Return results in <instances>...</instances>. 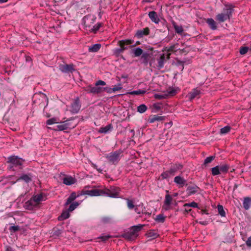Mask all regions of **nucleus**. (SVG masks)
<instances>
[{
  "instance_id": "11",
  "label": "nucleus",
  "mask_w": 251,
  "mask_h": 251,
  "mask_svg": "<svg viewBox=\"0 0 251 251\" xmlns=\"http://www.w3.org/2000/svg\"><path fill=\"white\" fill-rule=\"evenodd\" d=\"M84 194L92 197L102 196V189H95L90 190H86L84 192Z\"/></svg>"
},
{
  "instance_id": "34",
  "label": "nucleus",
  "mask_w": 251,
  "mask_h": 251,
  "mask_svg": "<svg viewBox=\"0 0 251 251\" xmlns=\"http://www.w3.org/2000/svg\"><path fill=\"white\" fill-rule=\"evenodd\" d=\"M102 88L98 86L94 87H90V92L92 93L98 94L101 92Z\"/></svg>"
},
{
  "instance_id": "31",
  "label": "nucleus",
  "mask_w": 251,
  "mask_h": 251,
  "mask_svg": "<svg viewBox=\"0 0 251 251\" xmlns=\"http://www.w3.org/2000/svg\"><path fill=\"white\" fill-rule=\"evenodd\" d=\"M76 198L77 196H76V194L74 192L72 193L67 199V201L65 203V205H68V204H70Z\"/></svg>"
},
{
  "instance_id": "40",
  "label": "nucleus",
  "mask_w": 251,
  "mask_h": 251,
  "mask_svg": "<svg viewBox=\"0 0 251 251\" xmlns=\"http://www.w3.org/2000/svg\"><path fill=\"white\" fill-rule=\"evenodd\" d=\"M70 204H71L70 205L68 210H69V211L72 212L73 210H74L79 205L80 203L75 201L73 202V203L71 202Z\"/></svg>"
},
{
  "instance_id": "44",
  "label": "nucleus",
  "mask_w": 251,
  "mask_h": 251,
  "mask_svg": "<svg viewBox=\"0 0 251 251\" xmlns=\"http://www.w3.org/2000/svg\"><path fill=\"white\" fill-rule=\"evenodd\" d=\"M125 200L127 202V207L129 209H132L133 208H135V206L132 200L129 199H126Z\"/></svg>"
},
{
  "instance_id": "53",
  "label": "nucleus",
  "mask_w": 251,
  "mask_h": 251,
  "mask_svg": "<svg viewBox=\"0 0 251 251\" xmlns=\"http://www.w3.org/2000/svg\"><path fill=\"white\" fill-rule=\"evenodd\" d=\"M101 26V23H97L95 25L93 26V28H92V31L94 32H96L100 28Z\"/></svg>"
},
{
  "instance_id": "35",
  "label": "nucleus",
  "mask_w": 251,
  "mask_h": 251,
  "mask_svg": "<svg viewBox=\"0 0 251 251\" xmlns=\"http://www.w3.org/2000/svg\"><path fill=\"white\" fill-rule=\"evenodd\" d=\"M215 158V156H209V157H206L204 161V162L202 165V167H206L207 166V164L208 163H211Z\"/></svg>"
},
{
  "instance_id": "60",
  "label": "nucleus",
  "mask_w": 251,
  "mask_h": 251,
  "mask_svg": "<svg viewBox=\"0 0 251 251\" xmlns=\"http://www.w3.org/2000/svg\"><path fill=\"white\" fill-rule=\"evenodd\" d=\"M143 214H144L146 215L150 216L151 215V213L149 212H146L145 210L144 211V213Z\"/></svg>"
},
{
  "instance_id": "27",
  "label": "nucleus",
  "mask_w": 251,
  "mask_h": 251,
  "mask_svg": "<svg viewBox=\"0 0 251 251\" xmlns=\"http://www.w3.org/2000/svg\"><path fill=\"white\" fill-rule=\"evenodd\" d=\"M68 210L63 211L58 218L59 221H62L70 217V213Z\"/></svg>"
},
{
  "instance_id": "17",
  "label": "nucleus",
  "mask_w": 251,
  "mask_h": 251,
  "mask_svg": "<svg viewBox=\"0 0 251 251\" xmlns=\"http://www.w3.org/2000/svg\"><path fill=\"white\" fill-rule=\"evenodd\" d=\"M174 182L177 185H179V187L184 186L186 183V180L182 176H176L174 178Z\"/></svg>"
},
{
  "instance_id": "50",
  "label": "nucleus",
  "mask_w": 251,
  "mask_h": 251,
  "mask_svg": "<svg viewBox=\"0 0 251 251\" xmlns=\"http://www.w3.org/2000/svg\"><path fill=\"white\" fill-rule=\"evenodd\" d=\"M154 98L156 99L161 100L163 99H166V95L164 91L161 94H157L154 95Z\"/></svg>"
},
{
  "instance_id": "51",
  "label": "nucleus",
  "mask_w": 251,
  "mask_h": 251,
  "mask_svg": "<svg viewBox=\"0 0 251 251\" xmlns=\"http://www.w3.org/2000/svg\"><path fill=\"white\" fill-rule=\"evenodd\" d=\"M171 176L168 171L163 172L161 175L160 177L162 179H167L169 177Z\"/></svg>"
},
{
  "instance_id": "19",
  "label": "nucleus",
  "mask_w": 251,
  "mask_h": 251,
  "mask_svg": "<svg viewBox=\"0 0 251 251\" xmlns=\"http://www.w3.org/2000/svg\"><path fill=\"white\" fill-rule=\"evenodd\" d=\"M71 128L68 121H66L61 123V124L56 126V130L63 131L68 128Z\"/></svg>"
},
{
  "instance_id": "16",
  "label": "nucleus",
  "mask_w": 251,
  "mask_h": 251,
  "mask_svg": "<svg viewBox=\"0 0 251 251\" xmlns=\"http://www.w3.org/2000/svg\"><path fill=\"white\" fill-rule=\"evenodd\" d=\"M201 93V90L198 88L193 89L187 95L190 100H192L194 99L199 96Z\"/></svg>"
},
{
  "instance_id": "10",
  "label": "nucleus",
  "mask_w": 251,
  "mask_h": 251,
  "mask_svg": "<svg viewBox=\"0 0 251 251\" xmlns=\"http://www.w3.org/2000/svg\"><path fill=\"white\" fill-rule=\"evenodd\" d=\"M172 197L169 194H166L165 197L164 203L163 205V209L165 211H167L171 208V204L172 203Z\"/></svg>"
},
{
  "instance_id": "9",
  "label": "nucleus",
  "mask_w": 251,
  "mask_h": 251,
  "mask_svg": "<svg viewBox=\"0 0 251 251\" xmlns=\"http://www.w3.org/2000/svg\"><path fill=\"white\" fill-rule=\"evenodd\" d=\"M59 69L64 73H72L75 71L74 65L72 64L60 65Z\"/></svg>"
},
{
  "instance_id": "6",
  "label": "nucleus",
  "mask_w": 251,
  "mask_h": 251,
  "mask_svg": "<svg viewBox=\"0 0 251 251\" xmlns=\"http://www.w3.org/2000/svg\"><path fill=\"white\" fill-rule=\"evenodd\" d=\"M31 198L37 207H38L42 201H45L47 199V196L45 193H40L33 195Z\"/></svg>"
},
{
  "instance_id": "2",
  "label": "nucleus",
  "mask_w": 251,
  "mask_h": 251,
  "mask_svg": "<svg viewBox=\"0 0 251 251\" xmlns=\"http://www.w3.org/2000/svg\"><path fill=\"white\" fill-rule=\"evenodd\" d=\"M223 11V13L218 14L216 17V20L219 23L229 20L233 11V8L231 5H226Z\"/></svg>"
},
{
  "instance_id": "59",
  "label": "nucleus",
  "mask_w": 251,
  "mask_h": 251,
  "mask_svg": "<svg viewBox=\"0 0 251 251\" xmlns=\"http://www.w3.org/2000/svg\"><path fill=\"white\" fill-rule=\"evenodd\" d=\"M94 167L95 169H96L98 170V171L99 172L101 173V172H102V169H100V168H99V169H98V168H97V166L96 165H94Z\"/></svg>"
},
{
  "instance_id": "49",
  "label": "nucleus",
  "mask_w": 251,
  "mask_h": 251,
  "mask_svg": "<svg viewBox=\"0 0 251 251\" xmlns=\"http://www.w3.org/2000/svg\"><path fill=\"white\" fill-rule=\"evenodd\" d=\"M127 47H124L121 48H116L114 50V53L116 54V55H118L119 54H120L121 52H123V51L126 49Z\"/></svg>"
},
{
  "instance_id": "42",
  "label": "nucleus",
  "mask_w": 251,
  "mask_h": 251,
  "mask_svg": "<svg viewBox=\"0 0 251 251\" xmlns=\"http://www.w3.org/2000/svg\"><path fill=\"white\" fill-rule=\"evenodd\" d=\"M59 123V119L57 118H52L51 119H50L48 120L46 122V124L48 125H51L54 124L58 123Z\"/></svg>"
},
{
  "instance_id": "18",
  "label": "nucleus",
  "mask_w": 251,
  "mask_h": 251,
  "mask_svg": "<svg viewBox=\"0 0 251 251\" xmlns=\"http://www.w3.org/2000/svg\"><path fill=\"white\" fill-rule=\"evenodd\" d=\"M148 15L152 22L155 24H158L159 23L160 19L155 12L153 11L150 12Z\"/></svg>"
},
{
  "instance_id": "45",
  "label": "nucleus",
  "mask_w": 251,
  "mask_h": 251,
  "mask_svg": "<svg viewBox=\"0 0 251 251\" xmlns=\"http://www.w3.org/2000/svg\"><path fill=\"white\" fill-rule=\"evenodd\" d=\"M122 88V84L121 83H118L117 85H115L112 88H110L109 90L108 91V92L111 93V92H115L121 90Z\"/></svg>"
},
{
  "instance_id": "46",
  "label": "nucleus",
  "mask_w": 251,
  "mask_h": 251,
  "mask_svg": "<svg viewBox=\"0 0 251 251\" xmlns=\"http://www.w3.org/2000/svg\"><path fill=\"white\" fill-rule=\"evenodd\" d=\"M154 220L158 223H163L165 221V217L163 214L157 215Z\"/></svg>"
},
{
  "instance_id": "20",
  "label": "nucleus",
  "mask_w": 251,
  "mask_h": 251,
  "mask_svg": "<svg viewBox=\"0 0 251 251\" xmlns=\"http://www.w3.org/2000/svg\"><path fill=\"white\" fill-rule=\"evenodd\" d=\"M165 120L163 116L159 115H154L150 117L149 121L150 123H153L156 121H162Z\"/></svg>"
},
{
  "instance_id": "47",
  "label": "nucleus",
  "mask_w": 251,
  "mask_h": 251,
  "mask_svg": "<svg viewBox=\"0 0 251 251\" xmlns=\"http://www.w3.org/2000/svg\"><path fill=\"white\" fill-rule=\"evenodd\" d=\"M231 129V127L229 126H226L222 128L220 130V133L222 134H226L229 132Z\"/></svg>"
},
{
  "instance_id": "63",
  "label": "nucleus",
  "mask_w": 251,
  "mask_h": 251,
  "mask_svg": "<svg viewBox=\"0 0 251 251\" xmlns=\"http://www.w3.org/2000/svg\"><path fill=\"white\" fill-rule=\"evenodd\" d=\"M174 46H171V47H170V49H169V50L173 51V48H174Z\"/></svg>"
},
{
  "instance_id": "48",
  "label": "nucleus",
  "mask_w": 251,
  "mask_h": 251,
  "mask_svg": "<svg viewBox=\"0 0 251 251\" xmlns=\"http://www.w3.org/2000/svg\"><path fill=\"white\" fill-rule=\"evenodd\" d=\"M184 207L187 208L188 207H191L193 208L198 207V204L197 202L193 201L191 203H187L184 204Z\"/></svg>"
},
{
  "instance_id": "54",
  "label": "nucleus",
  "mask_w": 251,
  "mask_h": 251,
  "mask_svg": "<svg viewBox=\"0 0 251 251\" xmlns=\"http://www.w3.org/2000/svg\"><path fill=\"white\" fill-rule=\"evenodd\" d=\"M249 48L247 47H243L240 49V53L241 54H246L248 51Z\"/></svg>"
},
{
  "instance_id": "32",
  "label": "nucleus",
  "mask_w": 251,
  "mask_h": 251,
  "mask_svg": "<svg viewBox=\"0 0 251 251\" xmlns=\"http://www.w3.org/2000/svg\"><path fill=\"white\" fill-rule=\"evenodd\" d=\"M165 60V57L163 54L160 57V58L158 59V60H157L158 61L157 68L158 69H160L163 67Z\"/></svg>"
},
{
  "instance_id": "61",
  "label": "nucleus",
  "mask_w": 251,
  "mask_h": 251,
  "mask_svg": "<svg viewBox=\"0 0 251 251\" xmlns=\"http://www.w3.org/2000/svg\"><path fill=\"white\" fill-rule=\"evenodd\" d=\"M154 107L155 108L157 109H159V108H160V107H159V106H158V105H157V104H154Z\"/></svg>"
},
{
  "instance_id": "39",
  "label": "nucleus",
  "mask_w": 251,
  "mask_h": 251,
  "mask_svg": "<svg viewBox=\"0 0 251 251\" xmlns=\"http://www.w3.org/2000/svg\"><path fill=\"white\" fill-rule=\"evenodd\" d=\"M145 93H146L145 90H138L128 92L127 93V94L131 95H140L144 94Z\"/></svg>"
},
{
  "instance_id": "4",
  "label": "nucleus",
  "mask_w": 251,
  "mask_h": 251,
  "mask_svg": "<svg viewBox=\"0 0 251 251\" xmlns=\"http://www.w3.org/2000/svg\"><path fill=\"white\" fill-rule=\"evenodd\" d=\"M23 160L16 156H12L8 158V162L10 163L9 168L10 169L15 171L14 167H18L21 168Z\"/></svg>"
},
{
  "instance_id": "57",
  "label": "nucleus",
  "mask_w": 251,
  "mask_h": 251,
  "mask_svg": "<svg viewBox=\"0 0 251 251\" xmlns=\"http://www.w3.org/2000/svg\"><path fill=\"white\" fill-rule=\"evenodd\" d=\"M246 243V245L248 247H251V236L249 237L248 238Z\"/></svg>"
},
{
  "instance_id": "62",
  "label": "nucleus",
  "mask_w": 251,
  "mask_h": 251,
  "mask_svg": "<svg viewBox=\"0 0 251 251\" xmlns=\"http://www.w3.org/2000/svg\"><path fill=\"white\" fill-rule=\"evenodd\" d=\"M7 1V0H0V3H3V2H6Z\"/></svg>"
},
{
  "instance_id": "23",
  "label": "nucleus",
  "mask_w": 251,
  "mask_h": 251,
  "mask_svg": "<svg viewBox=\"0 0 251 251\" xmlns=\"http://www.w3.org/2000/svg\"><path fill=\"white\" fill-rule=\"evenodd\" d=\"M206 22L212 30H214L217 29V24L213 19L208 18Z\"/></svg>"
},
{
  "instance_id": "36",
  "label": "nucleus",
  "mask_w": 251,
  "mask_h": 251,
  "mask_svg": "<svg viewBox=\"0 0 251 251\" xmlns=\"http://www.w3.org/2000/svg\"><path fill=\"white\" fill-rule=\"evenodd\" d=\"M198 187L196 186H189L187 189V191L189 195L196 193L198 191Z\"/></svg>"
},
{
  "instance_id": "30",
  "label": "nucleus",
  "mask_w": 251,
  "mask_h": 251,
  "mask_svg": "<svg viewBox=\"0 0 251 251\" xmlns=\"http://www.w3.org/2000/svg\"><path fill=\"white\" fill-rule=\"evenodd\" d=\"M243 204L245 209H249L251 205V199L248 197L245 198L244 200Z\"/></svg>"
},
{
  "instance_id": "55",
  "label": "nucleus",
  "mask_w": 251,
  "mask_h": 251,
  "mask_svg": "<svg viewBox=\"0 0 251 251\" xmlns=\"http://www.w3.org/2000/svg\"><path fill=\"white\" fill-rule=\"evenodd\" d=\"M101 221L103 223H108L111 221V219L109 217H103L102 218Z\"/></svg>"
},
{
  "instance_id": "64",
  "label": "nucleus",
  "mask_w": 251,
  "mask_h": 251,
  "mask_svg": "<svg viewBox=\"0 0 251 251\" xmlns=\"http://www.w3.org/2000/svg\"><path fill=\"white\" fill-rule=\"evenodd\" d=\"M122 77L124 78H126L127 77V76L126 75V76H122Z\"/></svg>"
},
{
  "instance_id": "14",
  "label": "nucleus",
  "mask_w": 251,
  "mask_h": 251,
  "mask_svg": "<svg viewBox=\"0 0 251 251\" xmlns=\"http://www.w3.org/2000/svg\"><path fill=\"white\" fill-rule=\"evenodd\" d=\"M24 207L26 209L33 210L35 208H37L38 207L34 202V201L31 198L30 200H29L28 201L25 202V203L24 204Z\"/></svg>"
},
{
  "instance_id": "24",
  "label": "nucleus",
  "mask_w": 251,
  "mask_h": 251,
  "mask_svg": "<svg viewBox=\"0 0 251 251\" xmlns=\"http://www.w3.org/2000/svg\"><path fill=\"white\" fill-rule=\"evenodd\" d=\"M112 129V126L111 125L109 124V125L106 126L104 127H101V128H100L99 132L100 133L105 134V133H108L109 131L111 130Z\"/></svg>"
},
{
  "instance_id": "29",
  "label": "nucleus",
  "mask_w": 251,
  "mask_h": 251,
  "mask_svg": "<svg viewBox=\"0 0 251 251\" xmlns=\"http://www.w3.org/2000/svg\"><path fill=\"white\" fill-rule=\"evenodd\" d=\"M134 210L137 214H140L144 213V211L145 210V207L143 203H141L135 207Z\"/></svg>"
},
{
  "instance_id": "38",
  "label": "nucleus",
  "mask_w": 251,
  "mask_h": 251,
  "mask_svg": "<svg viewBox=\"0 0 251 251\" xmlns=\"http://www.w3.org/2000/svg\"><path fill=\"white\" fill-rule=\"evenodd\" d=\"M211 174L213 176H217L221 174L219 166L217 165L211 168Z\"/></svg>"
},
{
  "instance_id": "52",
  "label": "nucleus",
  "mask_w": 251,
  "mask_h": 251,
  "mask_svg": "<svg viewBox=\"0 0 251 251\" xmlns=\"http://www.w3.org/2000/svg\"><path fill=\"white\" fill-rule=\"evenodd\" d=\"M19 229L20 227L18 226H12L9 228V230L11 232H15Z\"/></svg>"
},
{
  "instance_id": "28",
  "label": "nucleus",
  "mask_w": 251,
  "mask_h": 251,
  "mask_svg": "<svg viewBox=\"0 0 251 251\" xmlns=\"http://www.w3.org/2000/svg\"><path fill=\"white\" fill-rule=\"evenodd\" d=\"M172 25L176 33L179 34H181L183 32V29L181 25H177L175 22L172 23Z\"/></svg>"
},
{
  "instance_id": "22",
  "label": "nucleus",
  "mask_w": 251,
  "mask_h": 251,
  "mask_svg": "<svg viewBox=\"0 0 251 251\" xmlns=\"http://www.w3.org/2000/svg\"><path fill=\"white\" fill-rule=\"evenodd\" d=\"M134 43V41L130 39L121 40L119 42V46L122 47H127V46L132 45Z\"/></svg>"
},
{
  "instance_id": "21",
  "label": "nucleus",
  "mask_w": 251,
  "mask_h": 251,
  "mask_svg": "<svg viewBox=\"0 0 251 251\" xmlns=\"http://www.w3.org/2000/svg\"><path fill=\"white\" fill-rule=\"evenodd\" d=\"M32 175L30 174H23L17 180L19 181L20 180H23L26 183H28L32 180Z\"/></svg>"
},
{
  "instance_id": "43",
  "label": "nucleus",
  "mask_w": 251,
  "mask_h": 251,
  "mask_svg": "<svg viewBox=\"0 0 251 251\" xmlns=\"http://www.w3.org/2000/svg\"><path fill=\"white\" fill-rule=\"evenodd\" d=\"M147 107L144 104H141L137 107V111L140 113H144L147 110Z\"/></svg>"
},
{
  "instance_id": "41",
  "label": "nucleus",
  "mask_w": 251,
  "mask_h": 251,
  "mask_svg": "<svg viewBox=\"0 0 251 251\" xmlns=\"http://www.w3.org/2000/svg\"><path fill=\"white\" fill-rule=\"evenodd\" d=\"M217 209L218 213L221 215V217H225L226 216V212L222 205L220 204L218 205Z\"/></svg>"
},
{
  "instance_id": "58",
  "label": "nucleus",
  "mask_w": 251,
  "mask_h": 251,
  "mask_svg": "<svg viewBox=\"0 0 251 251\" xmlns=\"http://www.w3.org/2000/svg\"><path fill=\"white\" fill-rule=\"evenodd\" d=\"M109 238H110L109 235H105V236H102L100 237V239H101L103 241H105L107 239H108Z\"/></svg>"
},
{
  "instance_id": "25",
  "label": "nucleus",
  "mask_w": 251,
  "mask_h": 251,
  "mask_svg": "<svg viewBox=\"0 0 251 251\" xmlns=\"http://www.w3.org/2000/svg\"><path fill=\"white\" fill-rule=\"evenodd\" d=\"M101 45L100 44H96L89 47L88 50L89 52H97L100 48Z\"/></svg>"
},
{
  "instance_id": "1",
  "label": "nucleus",
  "mask_w": 251,
  "mask_h": 251,
  "mask_svg": "<svg viewBox=\"0 0 251 251\" xmlns=\"http://www.w3.org/2000/svg\"><path fill=\"white\" fill-rule=\"evenodd\" d=\"M144 226V225L141 224L132 226L128 231L124 233L122 236L127 240H134L137 237L139 232Z\"/></svg>"
},
{
  "instance_id": "13",
  "label": "nucleus",
  "mask_w": 251,
  "mask_h": 251,
  "mask_svg": "<svg viewBox=\"0 0 251 251\" xmlns=\"http://www.w3.org/2000/svg\"><path fill=\"white\" fill-rule=\"evenodd\" d=\"M179 89L178 88L169 87L164 92L167 98L175 96L177 93Z\"/></svg>"
},
{
  "instance_id": "56",
  "label": "nucleus",
  "mask_w": 251,
  "mask_h": 251,
  "mask_svg": "<svg viewBox=\"0 0 251 251\" xmlns=\"http://www.w3.org/2000/svg\"><path fill=\"white\" fill-rule=\"evenodd\" d=\"M106 84V83L102 80H99L96 83V86L99 85H105Z\"/></svg>"
},
{
  "instance_id": "33",
  "label": "nucleus",
  "mask_w": 251,
  "mask_h": 251,
  "mask_svg": "<svg viewBox=\"0 0 251 251\" xmlns=\"http://www.w3.org/2000/svg\"><path fill=\"white\" fill-rule=\"evenodd\" d=\"M219 166L221 173H226L229 168V165L226 164Z\"/></svg>"
},
{
  "instance_id": "12",
  "label": "nucleus",
  "mask_w": 251,
  "mask_h": 251,
  "mask_svg": "<svg viewBox=\"0 0 251 251\" xmlns=\"http://www.w3.org/2000/svg\"><path fill=\"white\" fill-rule=\"evenodd\" d=\"M182 168V165L180 164H175L171 166L170 169L168 170L170 175L171 176H174L176 173L179 170Z\"/></svg>"
},
{
  "instance_id": "26",
  "label": "nucleus",
  "mask_w": 251,
  "mask_h": 251,
  "mask_svg": "<svg viewBox=\"0 0 251 251\" xmlns=\"http://www.w3.org/2000/svg\"><path fill=\"white\" fill-rule=\"evenodd\" d=\"M146 235L148 238L155 239L157 238L159 235L155 230H151L147 233Z\"/></svg>"
},
{
  "instance_id": "3",
  "label": "nucleus",
  "mask_w": 251,
  "mask_h": 251,
  "mask_svg": "<svg viewBox=\"0 0 251 251\" xmlns=\"http://www.w3.org/2000/svg\"><path fill=\"white\" fill-rule=\"evenodd\" d=\"M120 189L119 187L111 186L109 188L102 189V196H106L113 198H118Z\"/></svg>"
},
{
  "instance_id": "5",
  "label": "nucleus",
  "mask_w": 251,
  "mask_h": 251,
  "mask_svg": "<svg viewBox=\"0 0 251 251\" xmlns=\"http://www.w3.org/2000/svg\"><path fill=\"white\" fill-rule=\"evenodd\" d=\"M121 152L120 151H116L114 152H110L107 154L106 157L108 159L110 162L116 164L120 160V155Z\"/></svg>"
},
{
  "instance_id": "37",
  "label": "nucleus",
  "mask_w": 251,
  "mask_h": 251,
  "mask_svg": "<svg viewBox=\"0 0 251 251\" xmlns=\"http://www.w3.org/2000/svg\"><path fill=\"white\" fill-rule=\"evenodd\" d=\"M132 52L134 54L135 56L138 57L140 56L142 54L143 50L140 48L138 47L132 50Z\"/></svg>"
},
{
  "instance_id": "8",
  "label": "nucleus",
  "mask_w": 251,
  "mask_h": 251,
  "mask_svg": "<svg viewBox=\"0 0 251 251\" xmlns=\"http://www.w3.org/2000/svg\"><path fill=\"white\" fill-rule=\"evenodd\" d=\"M62 181L64 184L69 186L75 183L76 179L75 177L71 176L64 175V177L63 178Z\"/></svg>"
},
{
  "instance_id": "15",
  "label": "nucleus",
  "mask_w": 251,
  "mask_h": 251,
  "mask_svg": "<svg viewBox=\"0 0 251 251\" xmlns=\"http://www.w3.org/2000/svg\"><path fill=\"white\" fill-rule=\"evenodd\" d=\"M150 33V29L148 27H146L140 30H138L135 34V36L138 38H142L144 36L148 35Z\"/></svg>"
},
{
  "instance_id": "7",
  "label": "nucleus",
  "mask_w": 251,
  "mask_h": 251,
  "mask_svg": "<svg viewBox=\"0 0 251 251\" xmlns=\"http://www.w3.org/2000/svg\"><path fill=\"white\" fill-rule=\"evenodd\" d=\"M81 107V104L78 98H76L71 103L70 111L73 114L77 113Z\"/></svg>"
}]
</instances>
